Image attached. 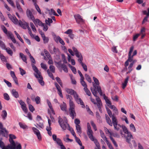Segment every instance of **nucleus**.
<instances>
[{
	"label": "nucleus",
	"instance_id": "7ed1b4c3",
	"mask_svg": "<svg viewBox=\"0 0 149 149\" xmlns=\"http://www.w3.org/2000/svg\"><path fill=\"white\" fill-rule=\"evenodd\" d=\"M8 15L11 20L15 24H19L22 28L24 29H27L28 26V24L24 21H22L19 20V21L15 16H12L10 14H8Z\"/></svg>",
	"mask_w": 149,
	"mask_h": 149
},
{
	"label": "nucleus",
	"instance_id": "423d86ee",
	"mask_svg": "<svg viewBox=\"0 0 149 149\" xmlns=\"http://www.w3.org/2000/svg\"><path fill=\"white\" fill-rule=\"evenodd\" d=\"M93 79L95 83L97 85V86H95L94 84H93V88H91V89H95L96 92V90H97L98 93H99L100 94V95H102V92L101 88L99 86L100 83L98 80L97 78L95 77H93Z\"/></svg>",
	"mask_w": 149,
	"mask_h": 149
},
{
	"label": "nucleus",
	"instance_id": "7c9ffc66",
	"mask_svg": "<svg viewBox=\"0 0 149 149\" xmlns=\"http://www.w3.org/2000/svg\"><path fill=\"white\" fill-rule=\"evenodd\" d=\"M130 130L133 132H136V129L132 123H131L130 125Z\"/></svg>",
	"mask_w": 149,
	"mask_h": 149
},
{
	"label": "nucleus",
	"instance_id": "e433bc0d",
	"mask_svg": "<svg viewBox=\"0 0 149 149\" xmlns=\"http://www.w3.org/2000/svg\"><path fill=\"white\" fill-rule=\"evenodd\" d=\"M19 55L22 60L26 63H27L26 58V56L22 53H20Z\"/></svg>",
	"mask_w": 149,
	"mask_h": 149
},
{
	"label": "nucleus",
	"instance_id": "e2e57ef3",
	"mask_svg": "<svg viewBox=\"0 0 149 149\" xmlns=\"http://www.w3.org/2000/svg\"><path fill=\"white\" fill-rule=\"evenodd\" d=\"M61 38L58 36H55L54 37V39L56 42L57 43H58L59 42Z\"/></svg>",
	"mask_w": 149,
	"mask_h": 149
},
{
	"label": "nucleus",
	"instance_id": "680f3d73",
	"mask_svg": "<svg viewBox=\"0 0 149 149\" xmlns=\"http://www.w3.org/2000/svg\"><path fill=\"white\" fill-rule=\"evenodd\" d=\"M3 97L4 99L7 100H8L10 99L9 96L8 94L6 93H5L3 94Z\"/></svg>",
	"mask_w": 149,
	"mask_h": 149
},
{
	"label": "nucleus",
	"instance_id": "bb28decb",
	"mask_svg": "<svg viewBox=\"0 0 149 149\" xmlns=\"http://www.w3.org/2000/svg\"><path fill=\"white\" fill-rule=\"evenodd\" d=\"M103 97L104 99L105 100L107 105L109 107L111 105V101L108 99V97L104 95Z\"/></svg>",
	"mask_w": 149,
	"mask_h": 149
},
{
	"label": "nucleus",
	"instance_id": "ea45409f",
	"mask_svg": "<svg viewBox=\"0 0 149 149\" xmlns=\"http://www.w3.org/2000/svg\"><path fill=\"white\" fill-rule=\"evenodd\" d=\"M122 121H125L127 124L129 123V122L128 120L127 117L125 115H123L120 118Z\"/></svg>",
	"mask_w": 149,
	"mask_h": 149
},
{
	"label": "nucleus",
	"instance_id": "de8ad7c7",
	"mask_svg": "<svg viewBox=\"0 0 149 149\" xmlns=\"http://www.w3.org/2000/svg\"><path fill=\"white\" fill-rule=\"evenodd\" d=\"M85 77L86 79L90 83H91L92 82L91 79L88 75L86 74L85 75Z\"/></svg>",
	"mask_w": 149,
	"mask_h": 149
},
{
	"label": "nucleus",
	"instance_id": "ddd939ff",
	"mask_svg": "<svg viewBox=\"0 0 149 149\" xmlns=\"http://www.w3.org/2000/svg\"><path fill=\"white\" fill-rule=\"evenodd\" d=\"M112 123L115 129L118 130L120 127L119 124H118V121L117 118L113 117L112 118Z\"/></svg>",
	"mask_w": 149,
	"mask_h": 149
},
{
	"label": "nucleus",
	"instance_id": "3c124183",
	"mask_svg": "<svg viewBox=\"0 0 149 149\" xmlns=\"http://www.w3.org/2000/svg\"><path fill=\"white\" fill-rule=\"evenodd\" d=\"M80 64L84 70L86 72L87 71V68L86 64L83 63H81Z\"/></svg>",
	"mask_w": 149,
	"mask_h": 149
},
{
	"label": "nucleus",
	"instance_id": "58836bf2",
	"mask_svg": "<svg viewBox=\"0 0 149 149\" xmlns=\"http://www.w3.org/2000/svg\"><path fill=\"white\" fill-rule=\"evenodd\" d=\"M135 61H134L130 64L128 68L129 71L128 72H127V73H130L132 70V68Z\"/></svg>",
	"mask_w": 149,
	"mask_h": 149
},
{
	"label": "nucleus",
	"instance_id": "0e129e2a",
	"mask_svg": "<svg viewBox=\"0 0 149 149\" xmlns=\"http://www.w3.org/2000/svg\"><path fill=\"white\" fill-rule=\"evenodd\" d=\"M6 34V36L8 39H10V38L13 35L12 33L10 31H8L7 33Z\"/></svg>",
	"mask_w": 149,
	"mask_h": 149
},
{
	"label": "nucleus",
	"instance_id": "4c0bfd02",
	"mask_svg": "<svg viewBox=\"0 0 149 149\" xmlns=\"http://www.w3.org/2000/svg\"><path fill=\"white\" fill-rule=\"evenodd\" d=\"M60 107L62 110L66 111V105L65 103L63 102V104L60 105Z\"/></svg>",
	"mask_w": 149,
	"mask_h": 149
},
{
	"label": "nucleus",
	"instance_id": "2f4dec72",
	"mask_svg": "<svg viewBox=\"0 0 149 149\" xmlns=\"http://www.w3.org/2000/svg\"><path fill=\"white\" fill-rule=\"evenodd\" d=\"M16 5L17 9L20 13H23V11L22 8L19 4L18 1H16Z\"/></svg>",
	"mask_w": 149,
	"mask_h": 149
},
{
	"label": "nucleus",
	"instance_id": "a18cd8bd",
	"mask_svg": "<svg viewBox=\"0 0 149 149\" xmlns=\"http://www.w3.org/2000/svg\"><path fill=\"white\" fill-rule=\"evenodd\" d=\"M49 13L50 15H54L58 16V15L56 13L55 10L53 9H51L49 11Z\"/></svg>",
	"mask_w": 149,
	"mask_h": 149
},
{
	"label": "nucleus",
	"instance_id": "69168bd1",
	"mask_svg": "<svg viewBox=\"0 0 149 149\" xmlns=\"http://www.w3.org/2000/svg\"><path fill=\"white\" fill-rule=\"evenodd\" d=\"M57 143L59 146H60L63 144L62 141L59 138H57L56 140L55 141Z\"/></svg>",
	"mask_w": 149,
	"mask_h": 149
},
{
	"label": "nucleus",
	"instance_id": "13d9d810",
	"mask_svg": "<svg viewBox=\"0 0 149 149\" xmlns=\"http://www.w3.org/2000/svg\"><path fill=\"white\" fill-rule=\"evenodd\" d=\"M47 73L48 74L49 76L51 77L52 79L54 80V78L53 76V75L52 72H51L50 70L48 69L47 70Z\"/></svg>",
	"mask_w": 149,
	"mask_h": 149
},
{
	"label": "nucleus",
	"instance_id": "cd10ccee",
	"mask_svg": "<svg viewBox=\"0 0 149 149\" xmlns=\"http://www.w3.org/2000/svg\"><path fill=\"white\" fill-rule=\"evenodd\" d=\"M19 125L20 127L24 130L26 129H28V126L24 123L19 122Z\"/></svg>",
	"mask_w": 149,
	"mask_h": 149
},
{
	"label": "nucleus",
	"instance_id": "8fccbe9b",
	"mask_svg": "<svg viewBox=\"0 0 149 149\" xmlns=\"http://www.w3.org/2000/svg\"><path fill=\"white\" fill-rule=\"evenodd\" d=\"M45 22L47 24L50 26V24L52 22V19L48 18L47 19L45 20Z\"/></svg>",
	"mask_w": 149,
	"mask_h": 149
},
{
	"label": "nucleus",
	"instance_id": "f3484780",
	"mask_svg": "<svg viewBox=\"0 0 149 149\" xmlns=\"http://www.w3.org/2000/svg\"><path fill=\"white\" fill-rule=\"evenodd\" d=\"M106 109L107 112L108 114L109 115V116L111 118L112 120V118L113 117L116 118H117L115 114L113 113L112 114V112L110 110V109L107 107H106Z\"/></svg>",
	"mask_w": 149,
	"mask_h": 149
},
{
	"label": "nucleus",
	"instance_id": "c03bdc74",
	"mask_svg": "<svg viewBox=\"0 0 149 149\" xmlns=\"http://www.w3.org/2000/svg\"><path fill=\"white\" fill-rule=\"evenodd\" d=\"M61 67L65 72L67 73L68 72V68L66 66L65 64H62L61 65Z\"/></svg>",
	"mask_w": 149,
	"mask_h": 149
},
{
	"label": "nucleus",
	"instance_id": "0eeeda50",
	"mask_svg": "<svg viewBox=\"0 0 149 149\" xmlns=\"http://www.w3.org/2000/svg\"><path fill=\"white\" fill-rule=\"evenodd\" d=\"M70 108L69 111L70 116L72 119L76 116V113L75 112L74 107L75 105L72 100L69 101Z\"/></svg>",
	"mask_w": 149,
	"mask_h": 149
},
{
	"label": "nucleus",
	"instance_id": "a19ab883",
	"mask_svg": "<svg viewBox=\"0 0 149 149\" xmlns=\"http://www.w3.org/2000/svg\"><path fill=\"white\" fill-rule=\"evenodd\" d=\"M42 38L43 42L45 43H47L49 41V39L48 37H46L45 34L42 35Z\"/></svg>",
	"mask_w": 149,
	"mask_h": 149
},
{
	"label": "nucleus",
	"instance_id": "6e6552de",
	"mask_svg": "<svg viewBox=\"0 0 149 149\" xmlns=\"http://www.w3.org/2000/svg\"><path fill=\"white\" fill-rule=\"evenodd\" d=\"M91 91L94 95L96 97V100L97 102V106L100 111L102 112L101 107L102 106V104L101 101L99 97L96 95V92L95 89H91Z\"/></svg>",
	"mask_w": 149,
	"mask_h": 149
},
{
	"label": "nucleus",
	"instance_id": "393cba45",
	"mask_svg": "<svg viewBox=\"0 0 149 149\" xmlns=\"http://www.w3.org/2000/svg\"><path fill=\"white\" fill-rule=\"evenodd\" d=\"M105 118L106 121L107 123L110 126H113L112 121V122L111 120L107 114L105 115Z\"/></svg>",
	"mask_w": 149,
	"mask_h": 149
},
{
	"label": "nucleus",
	"instance_id": "37998d69",
	"mask_svg": "<svg viewBox=\"0 0 149 149\" xmlns=\"http://www.w3.org/2000/svg\"><path fill=\"white\" fill-rule=\"evenodd\" d=\"M100 132L101 136V137L104 140H105L106 142V140H108L107 139V138L104 135V133L102 131L100 130Z\"/></svg>",
	"mask_w": 149,
	"mask_h": 149
},
{
	"label": "nucleus",
	"instance_id": "2eb2a0df",
	"mask_svg": "<svg viewBox=\"0 0 149 149\" xmlns=\"http://www.w3.org/2000/svg\"><path fill=\"white\" fill-rule=\"evenodd\" d=\"M74 17L76 20V22L80 24L84 22V20L81 16L79 14H76L74 15Z\"/></svg>",
	"mask_w": 149,
	"mask_h": 149
},
{
	"label": "nucleus",
	"instance_id": "603ef678",
	"mask_svg": "<svg viewBox=\"0 0 149 149\" xmlns=\"http://www.w3.org/2000/svg\"><path fill=\"white\" fill-rule=\"evenodd\" d=\"M30 25L33 31L34 32H36V29L33 24L31 22L30 23Z\"/></svg>",
	"mask_w": 149,
	"mask_h": 149
},
{
	"label": "nucleus",
	"instance_id": "72a5a7b5",
	"mask_svg": "<svg viewBox=\"0 0 149 149\" xmlns=\"http://www.w3.org/2000/svg\"><path fill=\"white\" fill-rule=\"evenodd\" d=\"M121 127L123 129V131L124 133L126 134L130 132L128 130L127 127L124 125H122Z\"/></svg>",
	"mask_w": 149,
	"mask_h": 149
},
{
	"label": "nucleus",
	"instance_id": "20e7f679",
	"mask_svg": "<svg viewBox=\"0 0 149 149\" xmlns=\"http://www.w3.org/2000/svg\"><path fill=\"white\" fill-rule=\"evenodd\" d=\"M32 67L35 72L34 74L35 76L38 79L39 83L42 86H44V82L43 81V78L40 72L38 70L36 66L33 64H32Z\"/></svg>",
	"mask_w": 149,
	"mask_h": 149
},
{
	"label": "nucleus",
	"instance_id": "b1692460",
	"mask_svg": "<svg viewBox=\"0 0 149 149\" xmlns=\"http://www.w3.org/2000/svg\"><path fill=\"white\" fill-rule=\"evenodd\" d=\"M32 20L36 26H37L38 25L40 26L41 25H43V23L38 19H37L35 20L34 19V20Z\"/></svg>",
	"mask_w": 149,
	"mask_h": 149
},
{
	"label": "nucleus",
	"instance_id": "6ab92c4d",
	"mask_svg": "<svg viewBox=\"0 0 149 149\" xmlns=\"http://www.w3.org/2000/svg\"><path fill=\"white\" fill-rule=\"evenodd\" d=\"M128 79L129 77H127L125 79L123 82H122V88L123 89H124L127 86Z\"/></svg>",
	"mask_w": 149,
	"mask_h": 149
},
{
	"label": "nucleus",
	"instance_id": "052dcab7",
	"mask_svg": "<svg viewBox=\"0 0 149 149\" xmlns=\"http://www.w3.org/2000/svg\"><path fill=\"white\" fill-rule=\"evenodd\" d=\"M112 100L118 102V97L117 95L112 96L111 97Z\"/></svg>",
	"mask_w": 149,
	"mask_h": 149
},
{
	"label": "nucleus",
	"instance_id": "412c9836",
	"mask_svg": "<svg viewBox=\"0 0 149 149\" xmlns=\"http://www.w3.org/2000/svg\"><path fill=\"white\" fill-rule=\"evenodd\" d=\"M47 102L50 109L51 111V113L53 114H55V112L53 108L51 103L48 100H47Z\"/></svg>",
	"mask_w": 149,
	"mask_h": 149
},
{
	"label": "nucleus",
	"instance_id": "f704fd0d",
	"mask_svg": "<svg viewBox=\"0 0 149 149\" xmlns=\"http://www.w3.org/2000/svg\"><path fill=\"white\" fill-rule=\"evenodd\" d=\"M69 67L70 68L74 74H76L77 73V71L76 68L74 66L71 65L70 64L68 65Z\"/></svg>",
	"mask_w": 149,
	"mask_h": 149
},
{
	"label": "nucleus",
	"instance_id": "4be33fe9",
	"mask_svg": "<svg viewBox=\"0 0 149 149\" xmlns=\"http://www.w3.org/2000/svg\"><path fill=\"white\" fill-rule=\"evenodd\" d=\"M109 107L111 109H112L113 111L114 112V114L115 115H118V112L117 109L116 107L113 105H111Z\"/></svg>",
	"mask_w": 149,
	"mask_h": 149
},
{
	"label": "nucleus",
	"instance_id": "dca6fc26",
	"mask_svg": "<svg viewBox=\"0 0 149 149\" xmlns=\"http://www.w3.org/2000/svg\"><path fill=\"white\" fill-rule=\"evenodd\" d=\"M35 98V96L34 95H33L31 96V98L32 100H35L37 104H39L40 103L41 100L40 97L37 96Z\"/></svg>",
	"mask_w": 149,
	"mask_h": 149
},
{
	"label": "nucleus",
	"instance_id": "c85d7f7f",
	"mask_svg": "<svg viewBox=\"0 0 149 149\" xmlns=\"http://www.w3.org/2000/svg\"><path fill=\"white\" fill-rule=\"evenodd\" d=\"M11 93L13 96L15 98H17L19 97V94L16 91L15 89H13L11 91Z\"/></svg>",
	"mask_w": 149,
	"mask_h": 149
},
{
	"label": "nucleus",
	"instance_id": "473e14b6",
	"mask_svg": "<svg viewBox=\"0 0 149 149\" xmlns=\"http://www.w3.org/2000/svg\"><path fill=\"white\" fill-rule=\"evenodd\" d=\"M4 50H5L7 53L10 56H12L13 55V52L9 47L6 48Z\"/></svg>",
	"mask_w": 149,
	"mask_h": 149
},
{
	"label": "nucleus",
	"instance_id": "1a4fd4ad",
	"mask_svg": "<svg viewBox=\"0 0 149 149\" xmlns=\"http://www.w3.org/2000/svg\"><path fill=\"white\" fill-rule=\"evenodd\" d=\"M72 49L73 51H72L71 49H68L69 52L72 56H74L75 54L76 56L78 58L82 56L81 53L78 51L77 49L75 47H72Z\"/></svg>",
	"mask_w": 149,
	"mask_h": 149
},
{
	"label": "nucleus",
	"instance_id": "5fc2aeb1",
	"mask_svg": "<svg viewBox=\"0 0 149 149\" xmlns=\"http://www.w3.org/2000/svg\"><path fill=\"white\" fill-rule=\"evenodd\" d=\"M84 90L86 93L87 95L88 96H90L91 95V93L89 90L87 88H84Z\"/></svg>",
	"mask_w": 149,
	"mask_h": 149
},
{
	"label": "nucleus",
	"instance_id": "79ce46f5",
	"mask_svg": "<svg viewBox=\"0 0 149 149\" xmlns=\"http://www.w3.org/2000/svg\"><path fill=\"white\" fill-rule=\"evenodd\" d=\"M84 78L80 79V82L82 85L84 87V88L87 87L86 83L84 81Z\"/></svg>",
	"mask_w": 149,
	"mask_h": 149
},
{
	"label": "nucleus",
	"instance_id": "774afa93",
	"mask_svg": "<svg viewBox=\"0 0 149 149\" xmlns=\"http://www.w3.org/2000/svg\"><path fill=\"white\" fill-rule=\"evenodd\" d=\"M29 109L30 111L33 112V111L35 110V109L30 104L29 105Z\"/></svg>",
	"mask_w": 149,
	"mask_h": 149
},
{
	"label": "nucleus",
	"instance_id": "49530a36",
	"mask_svg": "<svg viewBox=\"0 0 149 149\" xmlns=\"http://www.w3.org/2000/svg\"><path fill=\"white\" fill-rule=\"evenodd\" d=\"M0 47L3 49H5L6 48L4 43L0 40Z\"/></svg>",
	"mask_w": 149,
	"mask_h": 149
},
{
	"label": "nucleus",
	"instance_id": "9d476101",
	"mask_svg": "<svg viewBox=\"0 0 149 149\" xmlns=\"http://www.w3.org/2000/svg\"><path fill=\"white\" fill-rule=\"evenodd\" d=\"M134 47H131L130 49V51L128 54V59L125 62V65L126 67H127L129 65V62H132V53Z\"/></svg>",
	"mask_w": 149,
	"mask_h": 149
},
{
	"label": "nucleus",
	"instance_id": "4468645a",
	"mask_svg": "<svg viewBox=\"0 0 149 149\" xmlns=\"http://www.w3.org/2000/svg\"><path fill=\"white\" fill-rule=\"evenodd\" d=\"M32 129L34 133L36 135L39 141L41 140L42 139V136L39 131L35 127H32Z\"/></svg>",
	"mask_w": 149,
	"mask_h": 149
},
{
	"label": "nucleus",
	"instance_id": "864d4df0",
	"mask_svg": "<svg viewBox=\"0 0 149 149\" xmlns=\"http://www.w3.org/2000/svg\"><path fill=\"white\" fill-rule=\"evenodd\" d=\"M56 79L57 82L59 83L61 87H63V84L60 79L58 77L56 78Z\"/></svg>",
	"mask_w": 149,
	"mask_h": 149
},
{
	"label": "nucleus",
	"instance_id": "a878e982",
	"mask_svg": "<svg viewBox=\"0 0 149 149\" xmlns=\"http://www.w3.org/2000/svg\"><path fill=\"white\" fill-rule=\"evenodd\" d=\"M91 140L94 142L95 144L97 147V148H95V149H100V145L97 139L95 138Z\"/></svg>",
	"mask_w": 149,
	"mask_h": 149
},
{
	"label": "nucleus",
	"instance_id": "9b49d317",
	"mask_svg": "<svg viewBox=\"0 0 149 149\" xmlns=\"http://www.w3.org/2000/svg\"><path fill=\"white\" fill-rule=\"evenodd\" d=\"M87 134L90 139L91 140L95 138L93 136V132L91 129L90 123H88L87 124Z\"/></svg>",
	"mask_w": 149,
	"mask_h": 149
},
{
	"label": "nucleus",
	"instance_id": "338daca9",
	"mask_svg": "<svg viewBox=\"0 0 149 149\" xmlns=\"http://www.w3.org/2000/svg\"><path fill=\"white\" fill-rule=\"evenodd\" d=\"M49 69L52 72L54 73L55 72V67L52 65H51L49 66Z\"/></svg>",
	"mask_w": 149,
	"mask_h": 149
},
{
	"label": "nucleus",
	"instance_id": "f8f14e48",
	"mask_svg": "<svg viewBox=\"0 0 149 149\" xmlns=\"http://www.w3.org/2000/svg\"><path fill=\"white\" fill-rule=\"evenodd\" d=\"M127 134V136H125L126 139V141L129 144L130 147L131 148H132V146L130 142L131 139H133V136L131 133L130 132L126 134Z\"/></svg>",
	"mask_w": 149,
	"mask_h": 149
},
{
	"label": "nucleus",
	"instance_id": "f257e3e1",
	"mask_svg": "<svg viewBox=\"0 0 149 149\" xmlns=\"http://www.w3.org/2000/svg\"><path fill=\"white\" fill-rule=\"evenodd\" d=\"M58 122L63 130H68L70 132L71 134L74 138L77 137L74 131L72 128L70 127L68 123L67 120L65 118L63 120L61 118L60 116L59 117Z\"/></svg>",
	"mask_w": 149,
	"mask_h": 149
},
{
	"label": "nucleus",
	"instance_id": "5701e85b",
	"mask_svg": "<svg viewBox=\"0 0 149 149\" xmlns=\"http://www.w3.org/2000/svg\"><path fill=\"white\" fill-rule=\"evenodd\" d=\"M8 132L6 129L0 130V136H6L8 134Z\"/></svg>",
	"mask_w": 149,
	"mask_h": 149
},
{
	"label": "nucleus",
	"instance_id": "a211bd4d",
	"mask_svg": "<svg viewBox=\"0 0 149 149\" xmlns=\"http://www.w3.org/2000/svg\"><path fill=\"white\" fill-rule=\"evenodd\" d=\"M26 15L28 17L31 19L32 20H33L34 19V17L32 13L30 10H27Z\"/></svg>",
	"mask_w": 149,
	"mask_h": 149
},
{
	"label": "nucleus",
	"instance_id": "39448f33",
	"mask_svg": "<svg viewBox=\"0 0 149 149\" xmlns=\"http://www.w3.org/2000/svg\"><path fill=\"white\" fill-rule=\"evenodd\" d=\"M9 141L10 143V144L8 146L11 149H16V146L18 145V144H20L17 142H15L13 139H15L16 137V136L13 134H10L9 135Z\"/></svg>",
	"mask_w": 149,
	"mask_h": 149
},
{
	"label": "nucleus",
	"instance_id": "f03ea898",
	"mask_svg": "<svg viewBox=\"0 0 149 149\" xmlns=\"http://www.w3.org/2000/svg\"><path fill=\"white\" fill-rule=\"evenodd\" d=\"M65 91L67 93L73 95L76 102L78 104H80L82 108H84L85 106L81 98H79L77 92L72 89L66 88Z\"/></svg>",
	"mask_w": 149,
	"mask_h": 149
},
{
	"label": "nucleus",
	"instance_id": "09e8293b",
	"mask_svg": "<svg viewBox=\"0 0 149 149\" xmlns=\"http://www.w3.org/2000/svg\"><path fill=\"white\" fill-rule=\"evenodd\" d=\"M0 57L2 61L5 62H7V61L6 58L2 54H1V55H0Z\"/></svg>",
	"mask_w": 149,
	"mask_h": 149
},
{
	"label": "nucleus",
	"instance_id": "c9c22d12",
	"mask_svg": "<svg viewBox=\"0 0 149 149\" xmlns=\"http://www.w3.org/2000/svg\"><path fill=\"white\" fill-rule=\"evenodd\" d=\"M76 129L77 133L79 134H81L82 133L81 128L79 125H77L76 126Z\"/></svg>",
	"mask_w": 149,
	"mask_h": 149
},
{
	"label": "nucleus",
	"instance_id": "bf43d9fd",
	"mask_svg": "<svg viewBox=\"0 0 149 149\" xmlns=\"http://www.w3.org/2000/svg\"><path fill=\"white\" fill-rule=\"evenodd\" d=\"M106 142L109 149H114L111 143L109 142L108 140H106Z\"/></svg>",
	"mask_w": 149,
	"mask_h": 149
},
{
	"label": "nucleus",
	"instance_id": "4d7b16f0",
	"mask_svg": "<svg viewBox=\"0 0 149 149\" xmlns=\"http://www.w3.org/2000/svg\"><path fill=\"white\" fill-rule=\"evenodd\" d=\"M110 138L111 140L112 141V142H113V143L115 146L117 147L118 146V145L117 143H116V141L114 140V139L113 138L112 136H110Z\"/></svg>",
	"mask_w": 149,
	"mask_h": 149
},
{
	"label": "nucleus",
	"instance_id": "c756f323",
	"mask_svg": "<svg viewBox=\"0 0 149 149\" xmlns=\"http://www.w3.org/2000/svg\"><path fill=\"white\" fill-rule=\"evenodd\" d=\"M7 113L6 111L5 110L3 111L1 115V116L3 120H6L7 117Z\"/></svg>",
	"mask_w": 149,
	"mask_h": 149
},
{
	"label": "nucleus",
	"instance_id": "6e6d98bb",
	"mask_svg": "<svg viewBox=\"0 0 149 149\" xmlns=\"http://www.w3.org/2000/svg\"><path fill=\"white\" fill-rule=\"evenodd\" d=\"M30 58L31 62L32 63H31V65L32 66V64H33L35 66V65L34 64L36 63V61L34 59V58H33V57L31 55V54H30V56H29Z\"/></svg>",
	"mask_w": 149,
	"mask_h": 149
},
{
	"label": "nucleus",
	"instance_id": "aec40b11",
	"mask_svg": "<svg viewBox=\"0 0 149 149\" xmlns=\"http://www.w3.org/2000/svg\"><path fill=\"white\" fill-rule=\"evenodd\" d=\"M67 54L68 55V61L71 62L72 65H75V62L73 58H71V57L69 54Z\"/></svg>",
	"mask_w": 149,
	"mask_h": 149
}]
</instances>
